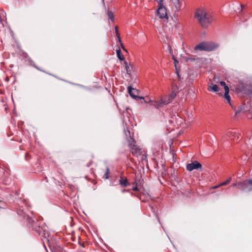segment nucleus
Wrapping results in <instances>:
<instances>
[{"instance_id":"1","label":"nucleus","mask_w":252,"mask_h":252,"mask_svg":"<svg viewBox=\"0 0 252 252\" xmlns=\"http://www.w3.org/2000/svg\"><path fill=\"white\" fill-rule=\"evenodd\" d=\"M195 16L200 25L204 28L208 27L213 21L211 12L204 7L198 8Z\"/></svg>"},{"instance_id":"2","label":"nucleus","mask_w":252,"mask_h":252,"mask_svg":"<svg viewBox=\"0 0 252 252\" xmlns=\"http://www.w3.org/2000/svg\"><path fill=\"white\" fill-rule=\"evenodd\" d=\"M218 47L217 43L212 42H202L196 45L194 49L195 51L211 52L215 50Z\"/></svg>"},{"instance_id":"3","label":"nucleus","mask_w":252,"mask_h":252,"mask_svg":"<svg viewBox=\"0 0 252 252\" xmlns=\"http://www.w3.org/2000/svg\"><path fill=\"white\" fill-rule=\"evenodd\" d=\"M128 144L133 156L138 157L142 154L141 149L136 145V141L132 137H130Z\"/></svg>"},{"instance_id":"4","label":"nucleus","mask_w":252,"mask_h":252,"mask_svg":"<svg viewBox=\"0 0 252 252\" xmlns=\"http://www.w3.org/2000/svg\"><path fill=\"white\" fill-rule=\"evenodd\" d=\"M176 96V92L175 91H172L171 93L168 95L166 96L160 98L161 103L164 105H166L171 102Z\"/></svg>"},{"instance_id":"5","label":"nucleus","mask_w":252,"mask_h":252,"mask_svg":"<svg viewBox=\"0 0 252 252\" xmlns=\"http://www.w3.org/2000/svg\"><path fill=\"white\" fill-rule=\"evenodd\" d=\"M249 186H252V179L242 182H238V189L244 191L246 190Z\"/></svg>"},{"instance_id":"6","label":"nucleus","mask_w":252,"mask_h":252,"mask_svg":"<svg viewBox=\"0 0 252 252\" xmlns=\"http://www.w3.org/2000/svg\"><path fill=\"white\" fill-rule=\"evenodd\" d=\"M157 13L159 18H165L166 19H167L166 9L164 6V5L158 7L157 10Z\"/></svg>"},{"instance_id":"7","label":"nucleus","mask_w":252,"mask_h":252,"mask_svg":"<svg viewBox=\"0 0 252 252\" xmlns=\"http://www.w3.org/2000/svg\"><path fill=\"white\" fill-rule=\"evenodd\" d=\"M227 136L231 140H236L239 138L240 134L236 130H229L227 132Z\"/></svg>"},{"instance_id":"8","label":"nucleus","mask_w":252,"mask_h":252,"mask_svg":"<svg viewBox=\"0 0 252 252\" xmlns=\"http://www.w3.org/2000/svg\"><path fill=\"white\" fill-rule=\"evenodd\" d=\"M202 165L197 161H194L191 163H189L187 165V169L189 171L193 170V169H197L201 168Z\"/></svg>"},{"instance_id":"9","label":"nucleus","mask_w":252,"mask_h":252,"mask_svg":"<svg viewBox=\"0 0 252 252\" xmlns=\"http://www.w3.org/2000/svg\"><path fill=\"white\" fill-rule=\"evenodd\" d=\"M124 63L125 64V69L126 73L128 75H130L132 71L133 64L131 63H128L126 61H124Z\"/></svg>"},{"instance_id":"10","label":"nucleus","mask_w":252,"mask_h":252,"mask_svg":"<svg viewBox=\"0 0 252 252\" xmlns=\"http://www.w3.org/2000/svg\"><path fill=\"white\" fill-rule=\"evenodd\" d=\"M172 4L175 7L176 11L180 10L182 6V1L181 0H171Z\"/></svg>"},{"instance_id":"11","label":"nucleus","mask_w":252,"mask_h":252,"mask_svg":"<svg viewBox=\"0 0 252 252\" xmlns=\"http://www.w3.org/2000/svg\"><path fill=\"white\" fill-rule=\"evenodd\" d=\"M145 102H150L151 105L157 108H159V107H161L162 106L163 103H161V101L160 100L159 101H151L149 100L147 101V100L145 101Z\"/></svg>"},{"instance_id":"12","label":"nucleus","mask_w":252,"mask_h":252,"mask_svg":"<svg viewBox=\"0 0 252 252\" xmlns=\"http://www.w3.org/2000/svg\"><path fill=\"white\" fill-rule=\"evenodd\" d=\"M229 89L228 87H225V93L224 94V97L226 99L227 102L229 103L230 105H231L230 100L231 98L230 96L229 95Z\"/></svg>"},{"instance_id":"13","label":"nucleus","mask_w":252,"mask_h":252,"mask_svg":"<svg viewBox=\"0 0 252 252\" xmlns=\"http://www.w3.org/2000/svg\"><path fill=\"white\" fill-rule=\"evenodd\" d=\"M119 182L120 184L123 187H127L129 185L126 178L121 177Z\"/></svg>"},{"instance_id":"14","label":"nucleus","mask_w":252,"mask_h":252,"mask_svg":"<svg viewBox=\"0 0 252 252\" xmlns=\"http://www.w3.org/2000/svg\"><path fill=\"white\" fill-rule=\"evenodd\" d=\"M128 92L129 95L133 98H136L137 96L135 95V93L136 92V90L131 87H128Z\"/></svg>"},{"instance_id":"15","label":"nucleus","mask_w":252,"mask_h":252,"mask_svg":"<svg viewBox=\"0 0 252 252\" xmlns=\"http://www.w3.org/2000/svg\"><path fill=\"white\" fill-rule=\"evenodd\" d=\"M208 90L210 91L217 92L219 91V87L217 85L213 84L212 83L211 84V85L209 86V88Z\"/></svg>"},{"instance_id":"16","label":"nucleus","mask_w":252,"mask_h":252,"mask_svg":"<svg viewBox=\"0 0 252 252\" xmlns=\"http://www.w3.org/2000/svg\"><path fill=\"white\" fill-rule=\"evenodd\" d=\"M116 52H117V57L119 60L124 61H125V58H124L123 55L122 54L120 49L119 48L118 49H117Z\"/></svg>"},{"instance_id":"17","label":"nucleus","mask_w":252,"mask_h":252,"mask_svg":"<svg viewBox=\"0 0 252 252\" xmlns=\"http://www.w3.org/2000/svg\"><path fill=\"white\" fill-rule=\"evenodd\" d=\"M231 180H232L231 178L229 177L227 180H226L224 182L220 183V185H222V186H226L230 183V182L231 181Z\"/></svg>"},{"instance_id":"18","label":"nucleus","mask_w":252,"mask_h":252,"mask_svg":"<svg viewBox=\"0 0 252 252\" xmlns=\"http://www.w3.org/2000/svg\"><path fill=\"white\" fill-rule=\"evenodd\" d=\"M107 16L109 20H111L112 21H114V14L111 11H108Z\"/></svg>"},{"instance_id":"19","label":"nucleus","mask_w":252,"mask_h":252,"mask_svg":"<svg viewBox=\"0 0 252 252\" xmlns=\"http://www.w3.org/2000/svg\"><path fill=\"white\" fill-rule=\"evenodd\" d=\"M109 174V169L108 168V167H107L106 168V171L104 175V176H103V178L105 179H108L109 177H108V174Z\"/></svg>"},{"instance_id":"20","label":"nucleus","mask_w":252,"mask_h":252,"mask_svg":"<svg viewBox=\"0 0 252 252\" xmlns=\"http://www.w3.org/2000/svg\"><path fill=\"white\" fill-rule=\"evenodd\" d=\"M156 1L158 4V7H160V6L163 5V0H155Z\"/></svg>"},{"instance_id":"21","label":"nucleus","mask_w":252,"mask_h":252,"mask_svg":"<svg viewBox=\"0 0 252 252\" xmlns=\"http://www.w3.org/2000/svg\"><path fill=\"white\" fill-rule=\"evenodd\" d=\"M115 32H116V36H119V35H120V33H119V32L118 31V27L117 26L115 27Z\"/></svg>"},{"instance_id":"22","label":"nucleus","mask_w":252,"mask_h":252,"mask_svg":"<svg viewBox=\"0 0 252 252\" xmlns=\"http://www.w3.org/2000/svg\"><path fill=\"white\" fill-rule=\"evenodd\" d=\"M134 184L137 185V184H136V182H135L134 183ZM132 189L133 191H138V190H139V189H138V187H137V185H136V186H135V187H133L132 188Z\"/></svg>"},{"instance_id":"23","label":"nucleus","mask_w":252,"mask_h":252,"mask_svg":"<svg viewBox=\"0 0 252 252\" xmlns=\"http://www.w3.org/2000/svg\"><path fill=\"white\" fill-rule=\"evenodd\" d=\"M220 85L221 86H223L224 87V89H225V87H228L225 84V83L223 81H221L220 82Z\"/></svg>"},{"instance_id":"24","label":"nucleus","mask_w":252,"mask_h":252,"mask_svg":"<svg viewBox=\"0 0 252 252\" xmlns=\"http://www.w3.org/2000/svg\"><path fill=\"white\" fill-rule=\"evenodd\" d=\"M220 186H222L220 185V184H219L218 185H217V186H215L214 187H213L212 189H217V188H219V187H220Z\"/></svg>"},{"instance_id":"25","label":"nucleus","mask_w":252,"mask_h":252,"mask_svg":"<svg viewBox=\"0 0 252 252\" xmlns=\"http://www.w3.org/2000/svg\"><path fill=\"white\" fill-rule=\"evenodd\" d=\"M173 60L174 61L175 66H176V64L178 63V62L177 61L176 59H175L174 56H173Z\"/></svg>"},{"instance_id":"26","label":"nucleus","mask_w":252,"mask_h":252,"mask_svg":"<svg viewBox=\"0 0 252 252\" xmlns=\"http://www.w3.org/2000/svg\"><path fill=\"white\" fill-rule=\"evenodd\" d=\"M238 183H234L233 184H232L230 187H238Z\"/></svg>"},{"instance_id":"27","label":"nucleus","mask_w":252,"mask_h":252,"mask_svg":"<svg viewBox=\"0 0 252 252\" xmlns=\"http://www.w3.org/2000/svg\"><path fill=\"white\" fill-rule=\"evenodd\" d=\"M246 190L248 191H251L252 190V186H249V187L246 189Z\"/></svg>"},{"instance_id":"28","label":"nucleus","mask_w":252,"mask_h":252,"mask_svg":"<svg viewBox=\"0 0 252 252\" xmlns=\"http://www.w3.org/2000/svg\"><path fill=\"white\" fill-rule=\"evenodd\" d=\"M117 37L118 38V42H120V44L121 43H122V41H121V37H120V35H119V36H117Z\"/></svg>"},{"instance_id":"29","label":"nucleus","mask_w":252,"mask_h":252,"mask_svg":"<svg viewBox=\"0 0 252 252\" xmlns=\"http://www.w3.org/2000/svg\"><path fill=\"white\" fill-rule=\"evenodd\" d=\"M121 46L122 47V48L126 52H127V50L125 49V47L123 45V43H121Z\"/></svg>"},{"instance_id":"30","label":"nucleus","mask_w":252,"mask_h":252,"mask_svg":"<svg viewBox=\"0 0 252 252\" xmlns=\"http://www.w3.org/2000/svg\"><path fill=\"white\" fill-rule=\"evenodd\" d=\"M168 48H169V52L171 54H172L173 52H172V50L171 49V47L170 46H168Z\"/></svg>"},{"instance_id":"31","label":"nucleus","mask_w":252,"mask_h":252,"mask_svg":"<svg viewBox=\"0 0 252 252\" xmlns=\"http://www.w3.org/2000/svg\"><path fill=\"white\" fill-rule=\"evenodd\" d=\"M241 7H242V9L244 7V5H241Z\"/></svg>"},{"instance_id":"32","label":"nucleus","mask_w":252,"mask_h":252,"mask_svg":"<svg viewBox=\"0 0 252 252\" xmlns=\"http://www.w3.org/2000/svg\"><path fill=\"white\" fill-rule=\"evenodd\" d=\"M139 98H141V99H144V97H139Z\"/></svg>"},{"instance_id":"33","label":"nucleus","mask_w":252,"mask_h":252,"mask_svg":"<svg viewBox=\"0 0 252 252\" xmlns=\"http://www.w3.org/2000/svg\"><path fill=\"white\" fill-rule=\"evenodd\" d=\"M252 139V136H251V138H250V140H251Z\"/></svg>"},{"instance_id":"34","label":"nucleus","mask_w":252,"mask_h":252,"mask_svg":"<svg viewBox=\"0 0 252 252\" xmlns=\"http://www.w3.org/2000/svg\"><path fill=\"white\" fill-rule=\"evenodd\" d=\"M125 189H124V190H123V192H125Z\"/></svg>"}]
</instances>
